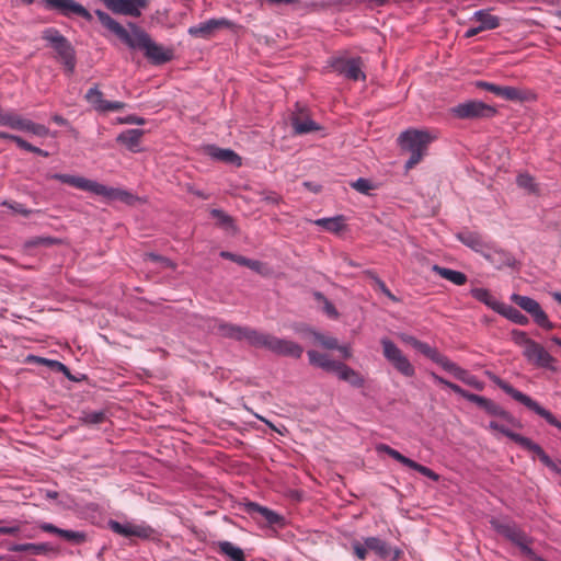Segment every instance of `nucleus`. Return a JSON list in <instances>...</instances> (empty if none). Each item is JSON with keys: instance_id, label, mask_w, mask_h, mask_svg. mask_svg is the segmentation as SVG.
Masks as SVG:
<instances>
[{"instance_id": "1", "label": "nucleus", "mask_w": 561, "mask_h": 561, "mask_svg": "<svg viewBox=\"0 0 561 561\" xmlns=\"http://www.w3.org/2000/svg\"><path fill=\"white\" fill-rule=\"evenodd\" d=\"M95 14L99 18L103 26L114 33L121 41H123L130 48L141 49L145 56L154 65H162L172 59L173 51L154 41L144 31L134 28L129 33L118 22L112 19L106 12L95 10Z\"/></svg>"}, {"instance_id": "2", "label": "nucleus", "mask_w": 561, "mask_h": 561, "mask_svg": "<svg viewBox=\"0 0 561 561\" xmlns=\"http://www.w3.org/2000/svg\"><path fill=\"white\" fill-rule=\"evenodd\" d=\"M217 329L222 336L245 340L255 347H264L278 355L299 358L304 352L302 347L294 341L278 339L250 328L220 322Z\"/></svg>"}, {"instance_id": "3", "label": "nucleus", "mask_w": 561, "mask_h": 561, "mask_svg": "<svg viewBox=\"0 0 561 561\" xmlns=\"http://www.w3.org/2000/svg\"><path fill=\"white\" fill-rule=\"evenodd\" d=\"M49 178L57 180L61 183L69 184L78 190H82L102 196L107 201H122L127 204H130L135 199L134 195L130 194L128 191L117 187H110L83 176L55 173L49 175Z\"/></svg>"}, {"instance_id": "4", "label": "nucleus", "mask_w": 561, "mask_h": 561, "mask_svg": "<svg viewBox=\"0 0 561 561\" xmlns=\"http://www.w3.org/2000/svg\"><path fill=\"white\" fill-rule=\"evenodd\" d=\"M435 138L433 133L423 129H408L399 136L401 148L410 153V158L405 162L407 170L412 169L423 159L427 146Z\"/></svg>"}, {"instance_id": "5", "label": "nucleus", "mask_w": 561, "mask_h": 561, "mask_svg": "<svg viewBox=\"0 0 561 561\" xmlns=\"http://www.w3.org/2000/svg\"><path fill=\"white\" fill-rule=\"evenodd\" d=\"M42 37L55 50L57 58L65 67V71L68 75L73 73L76 68V53L70 42L54 27L44 30Z\"/></svg>"}, {"instance_id": "6", "label": "nucleus", "mask_w": 561, "mask_h": 561, "mask_svg": "<svg viewBox=\"0 0 561 561\" xmlns=\"http://www.w3.org/2000/svg\"><path fill=\"white\" fill-rule=\"evenodd\" d=\"M494 381L505 393L511 396L514 400L522 403L529 410L534 411L539 416L543 417L550 425L561 428V422L558 421L556 419V416L550 411L542 408L538 402L533 400L529 396L515 389L510 383H507L506 381H504L500 378H496Z\"/></svg>"}, {"instance_id": "7", "label": "nucleus", "mask_w": 561, "mask_h": 561, "mask_svg": "<svg viewBox=\"0 0 561 561\" xmlns=\"http://www.w3.org/2000/svg\"><path fill=\"white\" fill-rule=\"evenodd\" d=\"M382 354L393 368L404 377H413L415 368L403 352L389 339H381Z\"/></svg>"}, {"instance_id": "8", "label": "nucleus", "mask_w": 561, "mask_h": 561, "mask_svg": "<svg viewBox=\"0 0 561 561\" xmlns=\"http://www.w3.org/2000/svg\"><path fill=\"white\" fill-rule=\"evenodd\" d=\"M330 67L346 79L354 81L366 79L360 58L334 57L330 60Z\"/></svg>"}, {"instance_id": "9", "label": "nucleus", "mask_w": 561, "mask_h": 561, "mask_svg": "<svg viewBox=\"0 0 561 561\" xmlns=\"http://www.w3.org/2000/svg\"><path fill=\"white\" fill-rule=\"evenodd\" d=\"M511 300L520 307L524 311L529 313L534 321L541 328L551 330L553 328L552 322L548 319L547 313L542 310L540 305L528 296H522L513 294Z\"/></svg>"}, {"instance_id": "10", "label": "nucleus", "mask_w": 561, "mask_h": 561, "mask_svg": "<svg viewBox=\"0 0 561 561\" xmlns=\"http://www.w3.org/2000/svg\"><path fill=\"white\" fill-rule=\"evenodd\" d=\"M376 450L379 454H381V453L387 454L388 456H390L394 460L399 461L403 466L420 472L421 474L427 477L428 479H431L433 481H438V479H439V476L437 473H435L432 469H430L423 465H420L416 461L403 456L398 450L391 448L390 446H388L386 444H378L376 446Z\"/></svg>"}, {"instance_id": "11", "label": "nucleus", "mask_w": 561, "mask_h": 561, "mask_svg": "<svg viewBox=\"0 0 561 561\" xmlns=\"http://www.w3.org/2000/svg\"><path fill=\"white\" fill-rule=\"evenodd\" d=\"M451 114L458 118H474L490 116L494 114V110L481 101H468L454 106Z\"/></svg>"}, {"instance_id": "12", "label": "nucleus", "mask_w": 561, "mask_h": 561, "mask_svg": "<svg viewBox=\"0 0 561 561\" xmlns=\"http://www.w3.org/2000/svg\"><path fill=\"white\" fill-rule=\"evenodd\" d=\"M494 527L496 530L508 538L512 542H514L516 546L519 547V549L530 556L533 554V550L530 548V540L528 536L523 533L518 527H516L514 524H500L494 523Z\"/></svg>"}, {"instance_id": "13", "label": "nucleus", "mask_w": 561, "mask_h": 561, "mask_svg": "<svg viewBox=\"0 0 561 561\" xmlns=\"http://www.w3.org/2000/svg\"><path fill=\"white\" fill-rule=\"evenodd\" d=\"M48 9L57 10L66 16L79 15L87 21L92 20V14L80 3L73 0H43Z\"/></svg>"}, {"instance_id": "14", "label": "nucleus", "mask_w": 561, "mask_h": 561, "mask_svg": "<svg viewBox=\"0 0 561 561\" xmlns=\"http://www.w3.org/2000/svg\"><path fill=\"white\" fill-rule=\"evenodd\" d=\"M232 23L225 19H209L199 24L193 25L188 27L187 33L197 38H209L211 37L218 30L231 27Z\"/></svg>"}, {"instance_id": "15", "label": "nucleus", "mask_w": 561, "mask_h": 561, "mask_svg": "<svg viewBox=\"0 0 561 561\" xmlns=\"http://www.w3.org/2000/svg\"><path fill=\"white\" fill-rule=\"evenodd\" d=\"M105 7L116 14L139 16L147 5V0H101Z\"/></svg>"}, {"instance_id": "16", "label": "nucleus", "mask_w": 561, "mask_h": 561, "mask_svg": "<svg viewBox=\"0 0 561 561\" xmlns=\"http://www.w3.org/2000/svg\"><path fill=\"white\" fill-rule=\"evenodd\" d=\"M523 355L530 364L537 367L554 369V358L537 342H534L524 350Z\"/></svg>"}, {"instance_id": "17", "label": "nucleus", "mask_w": 561, "mask_h": 561, "mask_svg": "<svg viewBox=\"0 0 561 561\" xmlns=\"http://www.w3.org/2000/svg\"><path fill=\"white\" fill-rule=\"evenodd\" d=\"M365 546L374 551L382 561H397L401 551L377 537L364 539Z\"/></svg>"}, {"instance_id": "18", "label": "nucleus", "mask_w": 561, "mask_h": 561, "mask_svg": "<svg viewBox=\"0 0 561 561\" xmlns=\"http://www.w3.org/2000/svg\"><path fill=\"white\" fill-rule=\"evenodd\" d=\"M110 528L115 533L124 537H139V538H149L153 530L145 525L125 523L122 524L116 520H110Z\"/></svg>"}, {"instance_id": "19", "label": "nucleus", "mask_w": 561, "mask_h": 561, "mask_svg": "<svg viewBox=\"0 0 561 561\" xmlns=\"http://www.w3.org/2000/svg\"><path fill=\"white\" fill-rule=\"evenodd\" d=\"M477 87L488 90L495 95L507 100V101H520L523 100L522 92L514 87L497 85L486 81H478Z\"/></svg>"}, {"instance_id": "20", "label": "nucleus", "mask_w": 561, "mask_h": 561, "mask_svg": "<svg viewBox=\"0 0 561 561\" xmlns=\"http://www.w3.org/2000/svg\"><path fill=\"white\" fill-rule=\"evenodd\" d=\"M245 512L253 518H255L256 516H261L266 523L267 525H278L280 524L282 522V516L278 515L276 512L267 508V507H264V506H261L254 502H249L245 504Z\"/></svg>"}, {"instance_id": "21", "label": "nucleus", "mask_w": 561, "mask_h": 561, "mask_svg": "<svg viewBox=\"0 0 561 561\" xmlns=\"http://www.w3.org/2000/svg\"><path fill=\"white\" fill-rule=\"evenodd\" d=\"M245 512L253 518H255L256 516H261L266 523L267 525H278L280 524L282 522V516L278 515L276 512L267 508V507H264V506H261L254 502H249L245 504Z\"/></svg>"}, {"instance_id": "22", "label": "nucleus", "mask_w": 561, "mask_h": 561, "mask_svg": "<svg viewBox=\"0 0 561 561\" xmlns=\"http://www.w3.org/2000/svg\"><path fill=\"white\" fill-rule=\"evenodd\" d=\"M334 373L341 380L348 382L353 387L360 388L365 383V379L359 373L342 362H340Z\"/></svg>"}, {"instance_id": "23", "label": "nucleus", "mask_w": 561, "mask_h": 561, "mask_svg": "<svg viewBox=\"0 0 561 561\" xmlns=\"http://www.w3.org/2000/svg\"><path fill=\"white\" fill-rule=\"evenodd\" d=\"M13 129L21 130V131H27L35 136L39 137H46L49 133V129L42 125L36 124L32 122L31 119L24 118L21 115L18 114Z\"/></svg>"}, {"instance_id": "24", "label": "nucleus", "mask_w": 561, "mask_h": 561, "mask_svg": "<svg viewBox=\"0 0 561 561\" xmlns=\"http://www.w3.org/2000/svg\"><path fill=\"white\" fill-rule=\"evenodd\" d=\"M291 125L295 133L298 135H304L321 129L320 125L312 121L308 115H304L302 113L293 115Z\"/></svg>"}, {"instance_id": "25", "label": "nucleus", "mask_w": 561, "mask_h": 561, "mask_svg": "<svg viewBox=\"0 0 561 561\" xmlns=\"http://www.w3.org/2000/svg\"><path fill=\"white\" fill-rule=\"evenodd\" d=\"M309 363L327 371H335L340 362L330 358L329 355L310 350L307 352Z\"/></svg>"}, {"instance_id": "26", "label": "nucleus", "mask_w": 561, "mask_h": 561, "mask_svg": "<svg viewBox=\"0 0 561 561\" xmlns=\"http://www.w3.org/2000/svg\"><path fill=\"white\" fill-rule=\"evenodd\" d=\"M142 135L144 130L141 129H127L117 136V141L126 146L130 151L138 152L140 151Z\"/></svg>"}, {"instance_id": "27", "label": "nucleus", "mask_w": 561, "mask_h": 561, "mask_svg": "<svg viewBox=\"0 0 561 561\" xmlns=\"http://www.w3.org/2000/svg\"><path fill=\"white\" fill-rule=\"evenodd\" d=\"M304 332L307 336H309L312 340L313 344H318L325 350H335L336 347H339L337 339H335L332 335L321 333L310 328H307Z\"/></svg>"}, {"instance_id": "28", "label": "nucleus", "mask_w": 561, "mask_h": 561, "mask_svg": "<svg viewBox=\"0 0 561 561\" xmlns=\"http://www.w3.org/2000/svg\"><path fill=\"white\" fill-rule=\"evenodd\" d=\"M471 296L477 299L478 301L484 304L495 312H499L500 308L502 307L503 302L497 300L489 289L485 288H472L470 290Z\"/></svg>"}, {"instance_id": "29", "label": "nucleus", "mask_w": 561, "mask_h": 561, "mask_svg": "<svg viewBox=\"0 0 561 561\" xmlns=\"http://www.w3.org/2000/svg\"><path fill=\"white\" fill-rule=\"evenodd\" d=\"M471 20L480 23L479 27L481 31L494 30L500 25L499 18L492 15L488 10L476 11Z\"/></svg>"}, {"instance_id": "30", "label": "nucleus", "mask_w": 561, "mask_h": 561, "mask_svg": "<svg viewBox=\"0 0 561 561\" xmlns=\"http://www.w3.org/2000/svg\"><path fill=\"white\" fill-rule=\"evenodd\" d=\"M432 270L442 278L447 279L455 285L460 286L467 282V276L462 272L450 270L439 265H433Z\"/></svg>"}, {"instance_id": "31", "label": "nucleus", "mask_w": 561, "mask_h": 561, "mask_svg": "<svg viewBox=\"0 0 561 561\" xmlns=\"http://www.w3.org/2000/svg\"><path fill=\"white\" fill-rule=\"evenodd\" d=\"M208 153L211 158H214L216 160L237 164V165L241 164L240 157L234 151H232L230 149H221L218 147H210L208 149Z\"/></svg>"}, {"instance_id": "32", "label": "nucleus", "mask_w": 561, "mask_h": 561, "mask_svg": "<svg viewBox=\"0 0 561 561\" xmlns=\"http://www.w3.org/2000/svg\"><path fill=\"white\" fill-rule=\"evenodd\" d=\"M218 549L221 554L228 557L231 561H245L243 550L230 541H219Z\"/></svg>"}, {"instance_id": "33", "label": "nucleus", "mask_w": 561, "mask_h": 561, "mask_svg": "<svg viewBox=\"0 0 561 561\" xmlns=\"http://www.w3.org/2000/svg\"><path fill=\"white\" fill-rule=\"evenodd\" d=\"M497 313L519 325H526L528 323V318L525 314L506 304L502 305Z\"/></svg>"}, {"instance_id": "34", "label": "nucleus", "mask_w": 561, "mask_h": 561, "mask_svg": "<svg viewBox=\"0 0 561 561\" xmlns=\"http://www.w3.org/2000/svg\"><path fill=\"white\" fill-rule=\"evenodd\" d=\"M314 225L323 228L324 230L329 232L337 233L340 232L343 227V217L342 216H335L330 218H319L312 221Z\"/></svg>"}, {"instance_id": "35", "label": "nucleus", "mask_w": 561, "mask_h": 561, "mask_svg": "<svg viewBox=\"0 0 561 561\" xmlns=\"http://www.w3.org/2000/svg\"><path fill=\"white\" fill-rule=\"evenodd\" d=\"M85 99L95 111L105 113L107 100H104L103 93L96 87L88 90Z\"/></svg>"}, {"instance_id": "36", "label": "nucleus", "mask_w": 561, "mask_h": 561, "mask_svg": "<svg viewBox=\"0 0 561 561\" xmlns=\"http://www.w3.org/2000/svg\"><path fill=\"white\" fill-rule=\"evenodd\" d=\"M454 377L476 390L481 391L484 389V382L482 380L461 367Z\"/></svg>"}, {"instance_id": "37", "label": "nucleus", "mask_w": 561, "mask_h": 561, "mask_svg": "<svg viewBox=\"0 0 561 561\" xmlns=\"http://www.w3.org/2000/svg\"><path fill=\"white\" fill-rule=\"evenodd\" d=\"M12 552L30 551L34 554H41L47 550L46 543H14L9 548Z\"/></svg>"}, {"instance_id": "38", "label": "nucleus", "mask_w": 561, "mask_h": 561, "mask_svg": "<svg viewBox=\"0 0 561 561\" xmlns=\"http://www.w3.org/2000/svg\"><path fill=\"white\" fill-rule=\"evenodd\" d=\"M145 262L148 267H161V268H173V264L167 257L159 256L153 253H148L145 255Z\"/></svg>"}, {"instance_id": "39", "label": "nucleus", "mask_w": 561, "mask_h": 561, "mask_svg": "<svg viewBox=\"0 0 561 561\" xmlns=\"http://www.w3.org/2000/svg\"><path fill=\"white\" fill-rule=\"evenodd\" d=\"M433 362L438 364L444 370L450 373L453 376H455L458 369L460 368V366L451 362L448 357L440 354L439 352L437 353Z\"/></svg>"}, {"instance_id": "40", "label": "nucleus", "mask_w": 561, "mask_h": 561, "mask_svg": "<svg viewBox=\"0 0 561 561\" xmlns=\"http://www.w3.org/2000/svg\"><path fill=\"white\" fill-rule=\"evenodd\" d=\"M26 360L28 363L43 364V365H46V366H48L50 368L57 369L59 371H66V369H67L66 366L64 364H61L60 362L53 360V359H47V358L34 356V355H28L26 357Z\"/></svg>"}, {"instance_id": "41", "label": "nucleus", "mask_w": 561, "mask_h": 561, "mask_svg": "<svg viewBox=\"0 0 561 561\" xmlns=\"http://www.w3.org/2000/svg\"><path fill=\"white\" fill-rule=\"evenodd\" d=\"M517 185L520 188L526 190L528 193H535L537 191V185L535 183L534 178L528 173H522L516 179Z\"/></svg>"}, {"instance_id": "42", "label": "nucleus", "mask_w": 561, "mask_h": 561, "mask_svg": "<svg viewBox=\"0 0 561 561\" xmlns=\"http://www.w3.org/2000/svg\"><path fill=\"white\" fill-rule=\"evenodd\" d=\"M513 440L520 445L522 447H524L525 449L533 451L537 456H539L543 451V449L538 444L534 443L529 438L524 437L522 435L514 436Z\"/></svg>"}, {"instance_id": "43", "label": "nucleus", "mask_w": 561, "mask_h": 561, "mask_svg": "<svg viewBox=\"0 0 561 561\" xmlns=\"http://www.w3.org/2000/svg\"><path fill=\"white\" fill-rule=\"evenodd\" d=\"M512 340L515 344L523 347V351L530 346L535 341L529 339L527 333L519 330L512 331Z\"/></svg>"}, {"instance_id": "44", "label": "nucleus", "mask_w": 561, "mask_h": 561, "mask_svg": "<svg viewBox=\"0 0 561 561\" xmlns=\"http://www.w3.org/2000/svg\"><path fill=\"white\" fill-rule=\"evenodd\" d=\"M314 297L319 302L323 305V311L328 317L332 319H336L339 317V312L336 311L335 307L321 293H316Z\"/></svg>"}, {"instance_id": "45", "label": "nucleus", "mask_w": 561, "mask_h": 561, "mask_svg": "<svg viewBox=\"0 0 561 561\" xmlns=\"http://www.w3.org/2000/svg\"><path fill=\"white\" fill-rule=\"evenodd\" d=\"M482 409L485 410L491 415L511 419L510 414L506 411H504L499 404L494 403L490 399H486Z\"/></svg>"}, {"instance_id": "46", "label": "nucleus", "mask_w": 561, "mask_h": 561, "mask_svg": "<svg viewBox=\"0 0 561 561\" xmlns=\"http://www.w3.org/2000/svg\"><path fill=\"white\" fill-rule=\"evenodd\" d=\"M21 530V527L18 522L11 520L5 522L0 519V534L1 535H12L15 536Z\"/></svg>"}, {"instance_id": "47", "label": "nucleus", "mask_w": 561, "mask_h": 561, "mask_svg": "<svg viewBox=\"0 0 561 561\" xmlns=\"http://www.w3.org/2000/svg\"><path fill=\"white\" fill-rule=\"evenodd\" d=\"M60 537L75 543H81L85 540L87 536L83 531H75L68 529H61Z\"/></svg>"}, {"instance_id": "48", "label": "nucleus", "mask_w": 561, "mask_h": 561, "mask_svg": "<svg viewBox=\"0 0 561 561\" xmlns=\"http://www.w3.org/2000/svg\"><path fill=\"white\" fill-rule=\"evenodd\" d=\"M18 114L12 111L0 108V126H7L13 129Z\"/></svg>"}, {"instance_id": "49", "label": "nucleus", "mask_w": 561, "mask_h": 561, "mask_svg": "<svg viewBox=\"0 0 561 561\" xmlns=\"http://www.w3.org/2000/svg\"><path fill=\"white\" fill-rule=\"evenodd\" d=\"M488 427L491 431L499 432V433L505 435L506 437L511 438L512 440H513L514 436H520L519 434L514 433L511 430H508L505 425H503V424H501L499 422H495V421H491L489 423Z\"/></svg>"}, {"instance_id": "50", "label": "nucleus", "mask_w": 561, "mask_h": 561, "mask_svg": "<svg viewBox=\"0 0 561 561\" xmlns=\"http://www.w3.org/2000/svg\"><path fill=\"white\" fill-rule=\"evenodd\" d=\"M415 350L428 357L431 360H434L435 356L437 355L438 351L435 347H432L427 343H424L422 341H419Z\"/></svg>"}, {"instance_id": "51", "label": "nucleus", "mask_w": 561, "mask_h": 561, "mask_svg": "<svg viewBox=\"0 0 561 561\" xmlns=\"http://www.w3.org/2000/svg\"><path fill=\"white\" fill-rule=\"evenodd\" d=\"M353 188L363 194H368L373 190V184L369 180L359 178L351 184Z\"/></svg>"}, {"instance_id": "52", "label": "nucleus", "mask_w": 561, "mask_h": 561, "mask_svg": "<svg viewBox=\"0 0 561 561\" xmlns=\"http://www.w3.org/2000/svg\"><path fill=\"white\" fill-rule=\"evenodd\" d=\"M538 458L540 459V461L546 466L548 467L550 470H552L553 472H556L557 474H560L561 476V468L560 466H558L547 454L546 451L543 450L539 456Z\"/></svg>"}, {"instance_id": "53", "label": "nucleus", "mask_w": 561, "mask_h": 561, "mask_svg": "<svg viewBox=\"0 0 561 561\" xmlns=\"http://www.w3.org/2000/svg\"><path fill=\"white\" fill-rule=\"evenodd\" d=\"M458 238L462 243L472 249H477L480 245L479 238L472 233H461Z\"/></svg>"}, {"instance_id": "54", "label": "nucleus", "mask_w": 561, "mask_h": 561, "mask_svg": "<svg viewBox=\"0 0 561 561\" xmlns=\"http://www.w3.org/2000/svg\"><path fill=\"white\" fill-rule=\"evenodd\" d=\"M105 414L103 412H90L83 417V421L88 424H99L103 422Z\"/></svg>"}, {"instance_id": "55", "label": "nucleus", "mask_w": 561, "mask_h": 561, "mask_svg": "<svg viewBox=\"0 0 561 561\" xmlns=\"http://www.w3.org/2000/svg\"><path fill=\"white\" fill-rule=\"evenodd\" d=\"M353 550H354L355 556H356L359 560H364V559H366L368 548L365 546V543H364V545H362L360 542L355 541V542L353 543Z\"/></svg>"}, {"instance_id": "56", "label": "nucleus", "mask_w": 561, "mask_h": 561, "mask_svg": "<svg viewBox=\"0 0 561 561\" xmlns=\"http://www.w3.org/2000/svg\"><path fill=\"white\" fill-rule=\"evenodd\" d=\"M210 214L214 218L218 219L222 225L231 224V218L220 209H213Z\"/></svg>"}, {"instance_id": "57", "label": "nucleus", "mask_w": 561, "mask_h": 561, "mask_svg": "<svg viewBox=\"0 0 561 561\" xmlns=\"http://www.w3.org/2000/svg\"><path fill=\"white\" fill-rule=\"evenodd\" d=\"M465 399H467L468 401H470L472 403L478 404L480 408H483V405H484V403L486 401V398L478 396V394H474V393H471V392H468V391L466 393Z\"/></svg>"}, {"instance_id": "58", "label": "nucleus", "mask_w": 561, "mask_h": 561, "mask_svg": "<svg viewBox=\"0 0 561 561\" xmlns=\"http://www.w3.org/2000/svg\"><path fill=\"white\" fill-rule=\"evenodd\" d=\"M39 528L43 531L50 533V534H56L58 536H60V534H61V528H58V527H56L55 525H53L50 523H41L39 524Z\"/></svg>"}, {"instance_id": "59", "label": "nucleus", "mask_w": 561, "mask_h": 561, "mask_svg": "<svg viewBox=\"0 0 561 561\" xmlns=\"http://www.w3.org/2000/svg\"><path fill=\"white\" fill-rule=\"evenodd\" d=\"M119 123H122V124L144 125L145 124V119L142 117H138V116H135V115H129V116H127L125 118H121Z\"/></svg>"}, {"instance_id": "60", "label": "nucleus", "mask_w": 561, "mask_h": 561, "mask_svg": "<svg viewBox=\"0 0 561 561\" xmlns=\"http://www.w3.org/2000/svg\"><path fill=\"white\" fill-rule=\"evenodd\" d=\"M398 337L405 344H409L411 345L412 347L415 348L419 340L410 334H407V333H400L398 334Z\"/></svg>"}, {"instance_id": "61", "label": "nucleus", "mask_w": 561, "mask_h": 561, "mask_svg": "<svg viewBox=\"0 0 561 561\" xmlns=\"http://www.w3.org/2000/svg\"><path fill=\"white\" fill-rule=\"evenodd\" d=\"M125 107V103L123 102H119V101H107V104H106V107H105V113L106 112H110V111H119L122 108Z\"/></svg>"}, {"instance_id": "62", "label": "nucleus", "mask_w": 561, "mask_h": 561, "mask_svg": "<svg viewBox=\"0 0 561 561\" xmlns=\"http://www.w3.org/2000/svg\"><path fill=\"white\" fill-rule=\"evenodd\" d=\"M13 141L21 148V149H24L26 151H30L32 152L33 150V145H31L30 142H27L26 140H24L23 138H21L20 136H18V138H13Z\"/></svg>"}, {"instance_id": "63", "label": "nucleus", "mask_w": 561, "mask_h": 561, "mask_svg": "<svg viewBox=\"0 0 561 561\" xmlns=\"http://www.w3.org/2000/svg\"><path fill=\"white\" fill-rule=\"evenodd\" d=\"M446 387L449 388L450 390H453L455 393L461 396L462 398L466 397L467 390L462 389L458 385L448 381V382H446Z\"/></svg>"}, {"instance_id": "64", "label": "nucleus", "mask_w": 561, "mask_h": 561, "mask_svg": "<svg viewBox=\"0 0 561 561\" xmlns=\"http://www.w3.org/2000/svg\"><path fill=\"white\" fill-rule=\"evenodd\" d=\"M335 350H337L341 353V355L346 359L352 357V350L348 344H344V345L339 344V347H336Z\"/></svg>"}]
</instances>
